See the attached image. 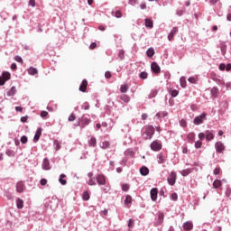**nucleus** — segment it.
<instances>
[{
  "mask_svg": "<svg viewBox=\"0 0 231 231\" xmlns=\"http://www.w3.org/2000/svg\"><path fill=\"white\" fill-rule=\"evenodd\" d=\"M127 226H128V228H134V219L129 218Z\"/></svg>",
  "mask_w": 231,
  "mask_h": 231,
  "instance_id": "49",
  "label": "nucleus"
},
{
  "mask_svg": "<svg viewBox=\"0 0 231 231\" xmlns=\"http://www.w3.org/2000/svg\"><path fill=\"white\" fill-rule=\"evenodd\" d=\"M199 140H203L204 138H207L206 132L205 133H199Z\"/></svg>",
  "mask_w": 231,
  "mask_h": 231,
  "instance_id": "64",
  "label": "nucleus"
},
{
  "mask_svg": "<svg viewBox=\"0 0 231 231\" xmlns=\"http://www.w3.org/2000/svg\"><path fill=\"white\" fill-rule=\"evenodd\" d=\"M154 48L150 47L147 51H146V57H148V59H152V57H154Z\"/></svg>",
  "mask_w": 231,
  "mask_h": 231,
  "instance_id": "26",
  "label": "nucleus"
},
{
  "mask_svg": "<svg viewBox=\"0 0 231 231\" xmlns=\"http://www.w3.org/2000/svg\"><path fill=\"white\" fill-rule=\"evenodd\" d=\"M109 147V142L108 141H104L102 143V149H107Z\"/></svg>",
  "mask_w": 231,
  "mask_h": 231,
  "instance_id": "58",
  "label": "nucleus"
},
{
  "mask_svg": "<svg viewBox=\"0 0 231 231\" xmlns=\"http://www.w3.org/2000/svg\"><path fill=\"white\" fill-rule=\"evenodd\" d=\"M16 192H18V194H23V192H24V182H23V180L16 183Z\"/></svg>",
  "mask_w": 231,
  "mask_h": 231,
  "instance_id": "12",
  "label": "nucleus"
},
{
  "mask_svg": "<svg viewBox=\"0 0 231 231\" xmlns=\"http://www.w3.org/2000/svg\"><path fill=\"white\" fill-rule=\"evenodd\" d=\"M60 143H61L59 140H57V139L53 140V147L56 152L60 151V149H62V145Z\"/></svg>",
  "mask_w": 231,
  "mask_h": 231,
  "instance_id": "23",
  "label": "nucleus"
},
{
  "mask_svg": "<svg viewBox=\"0 0 231 231\" xmlns=\"http://www.w3.org/2000/svg\"><path fill=\"white\" fill-rule=\"evenodd\" d=\"M128 89H129V88L127 87V84L121 85V87H120V91L122 93H127Z\"/></svg>",
  "mask_w": 231,
  "mask_h": 231,
  "instance_id": "47",
  "label": "nucleus"
},
{
  "mask_svg": "<svg viewBox=\"0 0 231 231\" xmlns=\"http://www.w3.org/2000/svg\"><path fill=\"white\" fill-rule=\"evenodd\" d=\"M182 227H183V230L185 231H190L192 230V228H194V224H192L191 221H188L182 225Z\"/></svg>",
  "mask_w": 231,
  "mask_h": 231,
  "instance_id": "16",
  "label": "nucleus"
},
{
  "mask_svg": "<svg viewBox=\"0 0 231 231\" xmlns=\"http://www.w3.org/2000/svg\"><path fill=\"white\" fill-rule=\"evenodd\" d=\"M151 71L154 73V75H160V73H162V68H160V65H158L156 61H152L151 63Z\"/></svg>",
  "mask_w": 231,
  "mask_h": 231,
  "instance_id": "7",
  "label": "nucleus"
},
{
  "mask_svg": "<svg viewBox=\"0 0 231 231\" xmlns=\"http://www.w3.org/2000/svg\"><path fill=\"white\" fill-rule=\"evenodd\" d=\"M158 188H152L150 190V198L152 199V201H156V199H158Z\"/></svg>",
  "mask_w": 231,
  "mask_h": 231,
  "instance_id": "11",
  "label": "nucleus"
},
{
  "mask_svg": "<svg viewBox=\"0 0 231 231\" xmlns=\"http://www.w3.org/2000/svg\"><path fill=\"white\" fill-rule=\"evenodd\" d=\"M48 115H49L48 111L43 110L41 112L40 116L42 118H48Z\"/></svg>",
  "mask_w": 231,
  "mask_h": 231,
  "instance_id": "54",
  "label": "nucleus"
},
{
  "mask_svg": "<svg viewBox=\"0 0 231 231\" xmlns=\"http://www.w3.org/2000/svg\"><path fill=\"white\" fill-rule=\"evenodd\" d=\"M5 154H6L7 156H9V158H14V156H15V152H14V150L7 149V150L5 151Z\"/></svg>",
  "mask_w": 231,
  "mask_h": 231,
  "instance_id": "39",
  "label": "nucleus"
},
{
  "mask_svg": "<svg viewBox=\"0 0 231 231\" xmlns=\"http://www.w3.org/2000/svg\"><path fill=\"white\" fill-rule=\"evenodd\" d=\"M0 77H2V79L8 82V80L12 79V74H10V72L8 71H4L2 72V75Z\"/></svg>",
  "mask_w": 231,
  "mask_h": 231,
  "instance_id": "29",
  "label": "nucleus"
},
{
  "mask_svg": "<svg viewBox=\"0 0 231 231\" xmlns=\"http://www.w3.org/2000/svg\"><path fill=\"white\" fill-rule=\"evenodd\" d=\"M205 133L207 142H212V140H214L215 137L214 130H207Z\"/></svg>",
  "mask_w": 231,
  "mask_h": 231,
  "instance_id": "13",
  "label": "nucleus"
},
{
  "mask_svg": "<svg viewBox=\"0 0 231 231\" xmlns=\"http://www.w3.org/2000/svg\"><path fill=\"white\" fill-rule=\"evenodd\" d=\"M221 185H223V183L219 180H215L213 182L214 189H219V187H221Z\"/></svg>",
  "mask_w": 231,
  "mask_h": 231,
  "instance_id": "41",
  "label": "nucleus"
},
{
  "mask_svg": "<svg viewBox=\"0 0 231 231\" xmlns=\"http://www.w3.org/2000/svg\"><path fill=\"white\" fill-rule=\"evenodd\" d=\"M88 145H90V147H97V138L92 136L88 141Z\"/></svg>",
  "mask_w": 231,
  "mask_h": 231,
  "instance_id": "36",
  "label": "nucleus"
},
{
  "mask_svg": "<svg viewBox=\"0 0 231 231\" xmlns=\"http://www.w3.org/2000/svg\"><path fill=\"white\" fill-rule=\"evenodd\" d=\"M169 94L171 95V98H176V97H178V95H180V91H178L176 89H170Z\"/></svg>",
  "mask_w": 231,
  "mask_h": 231,
  "instance_id": "33",
  "label": "nucleus"
},
{
  "mask_svg": "<svg viewBox=\"0 0 231 231\" xmlns=\"http://www.w3.org/2000/svg\"><path fill=\"white\" fill-rule=\"evenodd\" d=\"M180 87L187 88V80L180 79Z\"/></svg>",
  "mask_w": 231,
  "mask_h": 231,
  "instance_id": "61",
  "label": "nucleus"
},
{
  "mask_svg": "<svg viewBox=\"0 0 231 231\" xmlns=\"http://www.w3.org/2000/svg\"><path fill=\"white\" fill-rule=\"evenodd\" d=\"M187 138L189 142H194V139L196 138V134L194 132H191L188 134Z\"/></svg>",
  "mask_w": 231,
  "mask_h": 231,
  "instance_id": "40",
  "label": "nucleus"
},
{
  "mask_svg": "<svg viewBox=\"0 0 231 231\" xmlns=\"http://www.w3.org/2000/svg\"><path fill=\"white\" fill-rule=\"evenodd\" d=\"M210 94L213 98H217V97L219 96V88H217V87H213L210 90Z\"/></svg>",
  "mask_w": 231,
  "mask_h": 231,
  "instance_id": "21",
  "label": "nucleus"
},
{
  "mask_svg": "<svg viewBox=\"0 0 231 231\" xmlns=\"http://www.w3.org/2000/svg\"><path fill=\"white\" fill-rule=\"evenodd\" d=\"M48 183V180L46 179H41L40 180V184L42 185V187H45V185Z\"/></svg>",
  "mask_w": 231,
  "mask_h": 231,
  "instance_id": "59",
  "label": "nucleus"
},
{
  "mask_svg": "<svg viewBox=\"0 0 231 231\" xmlns=\"http://www.w3.org/2000/svg\"><path fill=\"white\" fill-rule=\"evenodd\" d=\"M164 219H165V213H163V211H159L157 221L154 222L153 226H161V225H163Z\"/></svg>",
  "mask_w": 231,
  "mask_h": 231,
  "instance_id": "6",
  "label": "nucleus"
},
{
  "mask_svg": "<svg viewBox=\"0 0 231 231\" xmlns=\"http://www.w3.org/2000/svg\"><path fill=\"white\" fill-rule=\"evenodd\" d=\"M154 133H156V130L154 129V126L152 125H148L145 130L146 140H151L152 136H154Z\"/></svg>",
  "mask_w": 231,
  "mask_h": 231,
  "instance_id": "5",
  "label": "nucleus"
},
{
  "mask_svg": "<svg viewBox=\"0 0 231 231\" xmlns=\"http://www.w3.org/2000/svg\"><path fill=\"white\" fill-rule=\"evenodd\" d=\"M162 147H163V145L162 144V141L160 140H155L150 144V148L155 152H158V151H162Z\"/></svg>",
  "mask_w": 231,
  "mask_h": 231,
  "instance_id": "4",
  "label": "nucleus"
},
{
  "mask_svg": "<svg viewBox=\"0 0 231 231\" xmlns=\"http://www.w3.org/2000/svg\"><path fill=\"white\" fill-rule=\"evenodd\" d=\"M64 178H66V174H64V173H61L59 178V181H60V185H63V186L68 185V180H66V179H64Z\"/></svg>",
  "mask_w": 231,
  "mask_h": 231,
  "instance_id": "30",
  "label": "nucleus"
},
{
  "mask_svg": "<svg viewBox=\"0 0 231 231\" xmlns=\"http://www.w3.org/2000/svg\"><path fill=\"white\" fill-rule=\"evenodd\" d=\"M88 185L90 187L97 185V177L90 178L88 181Z\"/></svg>",
  "mask_w": 231,
  "mask_h": 231,
  "instance_id": "38",
  "label": "nucleus"
},
{
  "mask_svg": "<svg viewBox=\"0 0 231 231\" xmlns=\"http://www.w3.org/2000/svg\"><path fill=\"white\" fill-rule=\"evenodd\" d=\"M170 199H171V201H178V193L176 192L171 193Z\"/></svg>",
  "mask_w": 231,
  "mask_h": 231,
  "instance_id": "50",
  "label": "nucleus"
},
{
  "mask_svg": "<svg viewBox=\"0 0 231 231\" xmlns=\"http://www.w3.org/2000/svg\"><path fill=\"white\" fill-rule=\"evenodd\" d=\"M156 95H158V90L157 89H152L149 96H148V98H154V97H156Z\"/></svg>",
  "mask_w": 231,
  "mask_h": 231,
  "instance_id": "44",
  "label": "nucleus"
},
{
  "mask_svg": "<svg viewBox=\"0 0 231 231\" xmlns=\"http://www.w3.org/2000/svg\"><path fill=\"white\" fill-rule=\"evenodd\" d=\"M16 208H18V210L24 208V200H23V199H16Z\"/></svg>",
  "mask_w": 231,
  "mask_h": 231,
  "instance_id": "17",
  "label": "nucleus"
},
{
  "mask_svg": "<svg viewBox=\"0 0 231 231\" xmlns=\"http://www.w3.org/2000/svg\"><path fill=\"white\" fill-rule=\"evenodd\" d=\"M179 124H180V127H186V126H187V120H185V119H180V120L179 121Z\"/></svg>",
  "mask_w": 231,
  "mask_h": 231,
  "instance_id": "53",
  "label": "nucleus"
},
{
  "mask_svg": "<svg viewBox=\"0 0 231 231\" xmlns=\"http://www.w3.org/2000/svg\"><path fill=\"white\" fill-rule=\"evenodd\" d=\"M120 100L125 102V104H129V101L131 100V97L125 94H123L120 96Z\"/></svg>",
  "mask_w": 231,
  "mask_h": 231,
  "instance_id": "31",
  "label": "nucleus"
},
{
  "mask_svg": "<svg viewBox=\"0 0 231 231\" xmlns=\"http://www.w3.org/2000/svg\"><path fill=\"white\" fill-rule=\"evenodd\" d=\"M28 73L30 75L33 76V75H37L39 73V70H37L36 68L30 67L29 69H28Z\"/></svg>",
  "mask_w": 231,
  "mask_h": 231,
  "instance_id": "35",
  "label": "nucleus"
},
{
  "mask_svg": "<svg viewBox=\"0 0 231 231\" xmlns=\"http://www.w3.org/2000/svg\"><path fill=\"white\" fill-rule=\"evenodd\" d=\"M14 60H16V62H21V64H23V58L19 55L14 57Z\"/></svg>",
  "mask_w": 231,
  "mask_h": 231,
  "instance_id": "62",
  "label": "nucleus"
},
{
  "mask_svg": "<svg viewBox=\"0 0 231 231\" xmlns=\"http://www.w3.org/2000/svg\"><path fill=\"white\" fill-rule=\"evenodd\" d=\"M226 43H220V51L223 55V57H225V55H226Z\"/></svg>",
  "mask_w": 231,
  "mask_h": 231,
  "instance_id": "32",
  "label": "nucleus"
},
{
  "mask_svg": "<svg viewBox=\"0 0 231 231\" xmlns=\"http://www.w3.org/2000/svg\"><path fill=\"white\" fill-rule=\"evenodd\" d=\"M183 14H185V9H177L176 15H178L179 17H181Z\"/></svg>",
  "mask_w": 231,
  "mask_h": 231,
  "instance_id": "52",
  "label": "nucleus"
},
{
  "mask_svg": "<svg viewBox=\"0 0 231 231\" xmlns=\"http://www.w3.org/2000/svg\"><path fill=\"white\" fill-rule=\"evenodd\" d=\"M203 143L201 141L195 142V149H201Z\"/></svg>",
  "mask_w": 231,
  "mask_h": 231,
  "instance_id": "55",
  "label": "nucleus"
},
{
  "mask_svg": "<svg viewBox=\"0 0 231 231\" xmlns=\"http://www.w3.org/2000/svg\"><path fill=\"white\" fill-rule=\"evenodd\" d=\"M207 120V112H203L193 119L194 125H201Z\"/></svg>",
  "mask_w": 231,
  "mask_h": 231,
  "instance_id": "2",
  "label": "nucleus"
},
{
  "mask_svg": "<svg viewBox=\"0 0 231 231\" xmlns=\"http://www.w3.org/2000/svg\"><path fill=\"white\" fill-rule=\"evenodd\" d=\"M215 149L217 152H218L219 154H223V152H225V144L221 141L217 142L215 143Z\"/></svg>",
  "mask_w": 231,
  "mask_h": 231,
  "instance_id": "9",
  "label": "nucleus"
},
{
  "mask_svg": "<svg viewBox=\"0 0 231 231\" xmlns=\"http://www.w3.org/2000/svg\"><path fill=\"white\" fill-rule=\"evenodd\" d=\"M188 81L190 83V84H196L198 82V80L194 78V77H189L188 79Z\"/></svg>",
  "mask_w": 231,
  "mask_h": 231,
  "instance_id": "56",
  "label": "nucleus"
},
{
  "mask_svg": "<svg viewBox=\"0 0 231 231\" xmlns=\"http://www.w3.org/2000/svg\"><path fill=\"white\" fill-rule=\"evenodd\" d=\"M20 142H21V143H23V144L28 143V136L23 135V136L20 138Z\"/></svg>",
  "mask_w": 231,
  "mask_h": 231,
  "instance_id": "51",
  "label": "nucleus"
},
{
  "mask_svg": "<svg viewBox=\"0 0 231 231\" xmlns=\"http://www.w3.org/2000/svg\"><path fill=\"white\" fill-rule=\"evenodd\" d=\"M176 180H177L176 171H171L170 173V176L167 178V181L171 185V187H174V185H176Z\"/></svg>",
  "mask_w": 231,
  "mask_h": 231,
  "instance_id": "8",
  "label": "nucleus"
},
{
  "mask_svg": "<svg viewBox=\"0 0 231 231\" xmlns=\"http://www.w3.org/2000/svg\"><path fill=\"white\" fill-rule=\"evenodd\" d=\"M75 118H77V116H75V114L72 113V114L69 116L68 120H69V122H75Z\"/></svg>",
  "mask_w": 231,
  "mask_h": 231,
  "instance_id": "57",
  "label": "nucleus"
},
{
  "mask_svg": "<svg viewBox=\"0 0 231 231\" xmlns=\"http://www.w3.org/2000/svg\"><path fill=\"white\" fill-rule=\"evenodd\" d=\"M82 199L83 201H89V199H91V192H89V190H85L82 193Z\"/></svg>",
  "mask_w": 231,
  "mask_h": 231,
  "instance_id": "20",
  "label": "nucleus"
},
{
  "mask_svg": "<svg viewBox=\"0 0 231 231\" xmlns=\"http://www.w3.org/2000/svg\"><path fill=\"white\" fill-rule=\"evenodd\" d=\"M89 124H91V119L84 116L78 119V125H80L82 129H84L86 125H89Z\"/></svg>",
  "mask_w": 231,
  "mask_h": 231,
  "instance_id": "3",
  "label": "nucleus"
},
{
  "mask_svg": "<svg viewBox=\"0 0 231 231\" xmlns=\"http://www.w3.org/2000/svg\"><path fill=\"white\" fill-rule=\"evenodd\" d=\"M148 77L149 74L146 71H142L141 73H139V79H141V80H145Z\"/></svg>",
  "mask_w": 231,
  "mask_h": 231,
  "instance_id": "37",
  "label": "nucleus"
},
{
  "mask_svg": "<svg viewBox=\"0 0 231 231\" xmlns=\"http://www.w3.org/2000/svg\"><path fill=\"white\" fill-rule=\"evenodd\" d=\"M169 116V113L165 111L158 112L155 115L156 118H158L159 120L162 118H165V116Z\"/></svg>",
  "mask_w": 231,
  "mask_h": 231,
  "instance_id": "28",
  "label": "nucleus"
},
{
  "mask_svg": "<svg viewBox=\"0 0 231 231\" xmlns=\"http://www.w3.org/2000/svg\"><path fill=\"white\" fill-rule=\"evenodd\" d=\"M133 203V197L131 195H126L125 199V205L127 207L128 205H131Z\"/></svg>",
  "mask_w": 231,
  "mask_h": 231,
  "instance_id": "34",
  "label": "nucleus"
},
{
  "mask_svg": "<svg viewBox=\"0 0 231 231\" xmlns=\"http://www.w3.org/2000/svg\"><path fill=\"white\" fill-rule=\"evenodd\" d=\"M122 190L123 192H129V189H131V186L127 183L122 184Z\"/></svg>",
  "mask_w": 231,
  "mask_h": 231,
  "instance_id": "43",
  "label": "nucleus"
},
{
  "mask_svg": "<svg viewBox=\"0 0 231 231\" xmlns=\"http://www.w3.org/2000/svg\"><path fill=\"white\" fill-rule=\"evenodd\" d=\"M178 33V27H173L170 33L168 34V40L172 41L174 39V35Z\"/></svg>",
  "mask_w": 231,
  "mask_h": 231,
  "instance_id": "18",
  "label": "nucleus"
},
{
  "mask_svg": "<svg viewBox=\"0 0 231 231\" xmlns=\"http://www.w3.org/2000/svg\"><path fill=\"white\" fill-rule=\"evenodd\" d=\"M141 176H148L149 175V168L147 166H142L140 168Z\"/></svg>",
  "mask_w": 231,
  "mask_h": 231,
  "instance_id": "24",
  "label": "nucleus"
},
{
  "mask_svg": "<svg viewBox=\"0 0 231 231\" xmlns=\"http://www.w3.org/2000/svg\"><path fill=\"white\" fill-rule=\"evenodd\" d=\"M190 172H191L190 169H186V170H182L180 174L181 176H183V178H187V176H189Z\"/></svg>",
  "mask_w": 231,
  "mask_h": 231,
  "instance_id": "42",
  "label": "nucleus"
},
{
  "mask_svg": "<svg viewBox=\"0 0 231 231\" xmlns=\"http://www.w3.org/2000/svg\"><path fill=\"white\" fill-rule=\"evenodd\" d=\"M144 25L146 28H154V23L151 18H146L144 20Z\"/></svg>",
  "mask_w": 231,
  "mask_h": 231,
  "instance_id": "22",
  "label": "nucleus"
},
{
  "mask_svg": "<svg viewBox=\"0 0 231 231\" xmlns=\"http://www.w3.org/2000/svg\"><path fill=\"white\" fill-rule=\"evenodd\" d=\"M219 172H221V168H215L213 171V174H215V176L219 175Z\"/></svg>",
  "mask_w": 231,
  "mask_h": 231,
  "instance_id": "60",
  "label": "nucleus"
},
{
  "mask_svg": "<svg viewBox=\"0 0 231 231\" xmlns=\"http://www.w3.org/2000/svg\"><path fill=\"white\" fill-rule=\"evenodd\" d=\"M82 109H85V111H88V109H89V103L85 102L82 106Z\"/></svg>",
  "mask_w": 231,
  "mask_h": 231,
  "instance_id": "63",
  "label": "nucleus"
},
{
  "mask_svg": "<svg viewBox=\"0 0 231 231\" xmlns=\"http://www.w3.org/2000/svg\"><path fill=\"white\" fill-rule=\"evenodd\" d=\"M96 180L97 185L102 186L104 185V187H101V190L104 194H107L109 192V190H111V185H109V183L106 182V175L99 173L96 176Z\"/></svg>",
  "mask_w": 231,
  "mask_h": 231,
  "instance_id": "1",
  "label": "nucleus"
},
{
  "mask_svg": "<svg viewBox=\"0 0 231 231\" xmlns=\"http://www.w3.org/2000/svg\"><path fill=\"white\" fill-rule=\"evenodd\" d=\"M79 89L81 91V93H86V91H88V79L82 80Z\"/></svg>",
  "mask_w": 231,
  "mask_h": 231,
  "instance_id": "14",
  "label": "nucleus"
},
{
  "mask_svg": "<svg viewBox=\"0 0 231 231\" xmlns=\"http://www.w3.org/2000/svg\"><path fill=\"white\" fill-rule=\"evenodd\" d=\"M15 93H17V89L15 88V86H13V87L6 92V96H7V97H14V96H15Z\"/></svg>",
  "mask_w": 231,
  "mask_h": 231,
  "instance_id": "27",
  "label": "nucleus"
},
{
  "mask_svg": "<svg viewBox=\"0 0 231 231\" xmlns=\"http://www.w3.org/2000/svg\"><path fill=\"white\" fill-rule=\"evenodd\" d=\"M41 136H42V128L38 127L33 137V143H37L41 140Z\"/></svg>",
  "mask_w": 231,
  "mask_h": 231,
  "instance_id": "10",
  "label": "nucleus"
},
{
  "mask_svg": "<svg viewBox=\"0 0 231 231\" xmlns=\"http://www.w3.org/2000/svg\"><path fill=\"white\" fill-rule=\"evenodd\" d=\"M113 107H115V106H111V105H106L105 106V111L106 113V115L108 116H113Z\"/></svg>",
  "mask_w": 231,
  "mask_h": 231,
  "instance_id": "25",
  "label": "nucleus"
},
{
  "mask_svg": "<svg viewBox=\"0 0 231 231\" xmlns=\"http://www.w3.org/2000/svg\"><path fill=\"white\" fill-rule=\"evenodd\" d=\"M125 156H130L131 158H133V156H134V152L133 151V149H127L125 152Z\"/></svg>",
  "mask_w": 231,
  "mask_h": 231,
  "instance_id": "45",
  "label": "nucleus"
},
{
  "mask_svg": "<svg viewBox=\"0 0 231 231\" xmlns=\"http://www.w3.org/2000/svg\"><path fill=\"white\" fill-rule=\"evenodd\" d=\"M211 80H214V82H217L218 86H223V81L216 75V73H211Z\"/></svg>",
  "mask_w": 231,
  "mask_h": 231,
  "instance_id": "19",
  "label": "nucleus"
},
{
  "mask_svg": "<svg viewBox=\"0 0 231 231\" xmlns=\"http://www.w3.org/2000/svg\"><path fill=\"white\" fill-rule=\"evenodd\" d=\"M42 167L43 171H50L51 169V167L50 166V160L48 158L43 159Z\"/></svg>",
  "mask_w": 231,
  "mask_h": 231,
  "instance_id": "15",
  "label": "nucleus"
},
{
  "mask_svg": "<svg viewBox=\"0 0 231 231\" xmlns=\"http://www.w3.org/2000/svg\"><path fill=\"white\" fill-rule=\"evenodd\" d=\"M158 158H159V160H158L159 164L165 163V159L163 158V153H162V152L159 153Z\"/></svg>",
  "mask_w": 231,
  "mask_h": 231,
  "instance_id": "46",
  "label": "nucleus"
},
{
  "mask_svg": "<svg viewBox=\"0 0 231 231\" xmlns=\"http://www.w3.org/2000/svg\"><path fill=\"white\" fill-rule=\"evenodd\" d=\"M112 14H114L115 17L116 19H122V12L117 10L116 12H112Z\"/></svg>",
  "mask_w": 231,
  "mask_h": 231,
  "instance_id": "48",
  "label": "nucleus"
}]
</instances>
